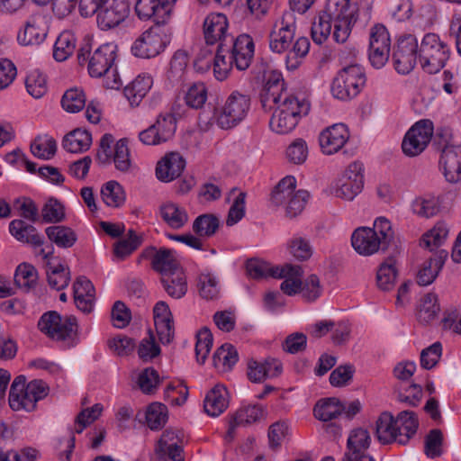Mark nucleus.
Segmentation results:
<instances>
[{
    "label": "nucleus",
    "instance_id": "nucleus-1",
    "mask_svg": "<svg viewBox=\"0 0 461 461\" xmlns=\"http://www.w3.org/2000/svg\"><path fill=\"white\" fill-rule=\"evenodd\" d=\"M284 82L276 79L273 83L267 82L261 95V103L264 107L273 108L276 105L270 119L269 125L273 131L278 134H286L297 125L303 115L310 111V103L304 98L299 100L294 95L283 93Z\"/></svg>",
    "mask_w": 461,
    "mask_h": 461
},
{
    "label": "nucleus",
    "instance_id": "nucleus-2",
    "mask_svg": "<svg viewBox=\"0 0 461 461\" xmlns=\"http://www.w3.org/2000/svg\"><path fill=\"white\" fill-rule=\"evenodd\" d=\"M418 427V418L413 411H402L395 418L385 411L376 420L375 435L381 444L405 445L416 434Z\"/></svg>",
    "mask_w": 461,
    "mask_h": 461
},
{
    "label": "nucleus",
    "instance_id": "nucleus-3",
    "mask_svg": "<svg viewBox=\"0 0 461 461\" xmlns=\"http://www.w3.org/2000/svg\"><path fill=\"white\" fill-rule=\"evenodd\" d=\"M116 53L117 45L113 42L102 44L93 52H91V46L86 43L78 50L77 59L81 66L87 63L91 77H101L103 75L110 73L111 68L114 67Z\"/></svg>",
    "mask_w": 461,
    "mask_h": 461
},
{
    "label": "nucleus",
    "instance_id": "nucleus-4",
    "mask_svg": "<svg viewBox=\"0 0 461 461\" xmlns=\"http://www.w3.org/2000/svg\"><path fill=\"white\" fill-rule=\"evenodd\" d=\"M296 180L292 176L284 177L275 187L271 194V203L275 206H284L285 214L289 218H294L304 209L309 198V193L305 190H295Z\"/></svg>",
    "mask_w": 461,
    "mask_h": 461
},
{
    "label": "nucleus",
    "instance_id": "nucleus-5",
    "mask_svg": "<svg viewBox=\"0 0 461 461\" xmlns=\"http://www.w3.org/2000/svg\"><path fill=\"white\" fill-rule=\"evenodd\" d=\"M447 45L435 33L426 34L419 49L422 69L428 74H436L444 68L449 58Z\"/></svg>",
    "mask_w": 461,
    "mask_h": 461
},
{
    "label": "nucleus",
    "instance_id": "nucleus-6",
    "mask_svg": "<svg viewBox=\"0 0 461 461\" xmlns=\"http://www.w3.org/2000/svg\"><path fill=\"white\" fill-rule=\"evenodd\" d=\"M157 24L145 31L133 43L131 51L134 56L150 59L158 55L170 42L171 30Z\"/></svg>",
    "mask_w": 461,
    "mask_h": 461
},
{
    "label": "nucleus",
    "instance_id": "nucleus-7",
    "mask_svg": "<svg viewBox=\"0 0 461 461\" xmlns=\"http://www.w3.org/2000/svg\"><path fill=\"white\" fill-rule=\"evenodd\" d=\"M365 83L366 76L363 68L357 64H352L338 73L333 79L331 92L338 99H350L358 95Z\"/></svg>",
    "mask_w": 461,
    "mask_h": 461
},
{
    "label": "nucleus",
    "instance_id": "nucleus-8",
    "mask_svg": "<svg viewBox=\"0 0 461 461\" xmlns=\"http://www.w3.org/2000/svg\"><path fill=\"white\" fill-rule=\"evenodd\" d=\"M114 138L112 134H104L100 140L96 158L103 165L110 164L113 161L116 169L121 172H128L131 167L128 140L127 139L119 140L112 152L111 147Z\"/></svg>",
    "mask_w": 461,
    "mask_h": 461
},
{
    "label": "nucleus",
    "instance_id": "nucleus-9",
    "mask_svg": "<svg viewBox=\"0 0 461 461\" xmlns=\"http://www.w3.org/2000/svg\"><path fill=\"white\" fill-rule=\"evenodd\" d=\"M38 327L50 339L64 341L76 335L77 324L74 316L62 317L57 312L50 311L41 317Z\"/></svg>",
    "mask_w": 461,
    "mask_h": 461
},
{
    "label": "nucleus",
    "instance_id": "nucleus-10",
    "mask_svg": "<svg viewBox=\"0 0 461 461\" xmlns=\"http://www.w3.org/2000/svg\"><path fill=\"white\" fill-rule=\"evenodd\" d=\"M250 107V97L233 91L226 99L217 116V124L221 129H230L244 120Z\"/></svg>",
    "mask_w": 461,
    "mask_h": 461
},
{
    "label": "nucleus",
    "instance_id": "nucleus-11",
    "mask_svg": "<svg viewBox=\"0 0 461 461\" xmlns=\"http://www.w3.org/2000/svg\"><path fill=\"white\" fill-rule=\"evenodd\" d=\"M213 63V73L215 77L222 81L227 78L229 72L234 64L230 47L225 48V43L218 45L217 52L212 57L210 50H203L195 61L198 68H208Z\"/></svg>",
    "mask_w": 461,
    "mask_h": 461
},
{
    "label": "nucleus",
    "instance_id": "nucleus-12",
    "mask_svg": "<svg viewBox=\"0 0 461 461\" xmlns=\"http://www.w3.org/2000/svg\"><path fill=\"white\" fill-rule=\"evenodd\" d=\"M433 135V123L430 120H420L416 122L406 133L402 149L410 157L421 153Z\"/></svg>",
    "mask_w": 461,
    "mask_h": 461
},
{
    "label": "nucleus",
    "instance_id": "nucleus-13",
    "mask_svg": "<svg viewBox=\"0 0 461 461\" xmlns=\"http://www.w3.org/2000/svg\"><path fill=\"white\" fill-rule=\"evenodd\" d=\"M177 0H137L135 12L141 20L152 19L157 24H167Z\"/></svg>",
    "mask_w": 461,
    "mask_h": 461
},
{
    "label": "nucleus",
    "instance_id": "nucleus-14",
    "mask_svg": "<svg viewBox=\"0 0 461 461\" xmlns=\"http://www.w3.org/2000/svg\"><path fill=\"white\" fill-rule=\"evenodd\" d=\"M182 437L181 431L166 429L155 447L151 461H184Z\"/></svg>",
    "mask_w": 461,
    "mask_h": 461
},
{
    "label": "nucleus",
    "instance_id": "nucleus-15",
    "mask_svg": "<svg viewBox=\"0 0 461 461\" xmlns=\"http://www.w3.org/2000/svg\"><path fill=\"white\" fill-rule=\"evenodd\" d=\"M391 40L383 24L372 27L369 41V60L376 68H382L389 59Z\"/></svg>",
    "mask_w": 461,
    "mask_h": 461
},
{
    "label": "nucleus",
    "instance_id": "nucleus-16",
    "mask_svg": "<svg viewBox=\"0 0 461 461\" xmlns=\"http://www.w3.org/2000/svg\"><path fill=\"white\" fill-rule=\"evenodd\" d=\"M95 14L97 24L102 30L113 28L129 15V0H108Z\"/></svg>",
    "mask_w": 461,
    "mask_h": 461
},
{
    "label": "nucleus",
    "instance_id": "nucleus-17",
    "mask_svg": "<svg viewBox=\"0 0 461 461\" xmlns=\"http://www.w3.org/2000/svg\"><path fill=\"white\" fill-rule=\"evenodd\" d=\"M339 4H341V0H328L325 8L314 19L312 24V38L315 43L321 44L330 35L333 21L339 15Z\"/></svg>",
    "mask_w": 461,
    "mask_h": 461
},
{
    "label": "nucleus",
    "instance_id": "nucleus-18",
    "mask_svg": "<svg viewBox=\"0 0 461 461\" xmlns=\"http://www.w3.org/2000/svg\"><path fill=\"white\" fill-rule=\"evenodd\" d=\"M418 43L416 39L408 35L398 41L393 59L395 69L401 74H409L415 67Z\"/></svg>",
    "mask_w": 461,
    "mask_h": 461
},
{
    "label": "nucleus",
    "instance_id": "nucleus-19",
    "mask_svg": "<svg viewBox=\"0 0 461 461\" xmlns=\"http://www.w3.org/2000/svg\"><path fill=\"white\" fill-rule=\"evenodd\" d=\"M151 259L152 268L163 274H168L176 269L181 268L178 261L176 259L173 250L166 248L156 249L155 247H149L145 249L139 257V262L141 259Z\"/></svg>",
    "mask_w": 461,
    "mask_h": 461
},
{
    "label": "nucleus",
    "instance_id": "nucleus-20",
    "mask_svg": "<svg viewBox=\"0 0 461 461\" xmlns=\"http://www.w3.org/2000/svg\"><path fill=\"white\" fill-rule=\"evenodd\" d=\"M439 167L450 183L461 180V144L446 145L440 155Z\"/></svg>",
    "mask_w": 461,
    "mask_h": 461
},
{
    "label": "nucleus",
    "instance_id": "nucleus-21",
    "mask_svg": "<svg viewBox=\"0 0 461 461\" xmlns=\"http://www.w3.org/2000/svg\"><path fill=\"white\" fill-rule=\"evenodd\" d=\"M338 18L333 21L334 41L338 43H344L348 39L352 26L357 21L355 17V10L351 8L349 0H341V4L338 6Z\"/></svg>",
    "mask_w": 461,
    "mask_h": 461
},
{
    "label": "nucleus",
    "instance_id": "nucleus-22",
    "mask_svg": "<svg viewBox=\"0 0 461 461\" xmlns=\"http://www.w3.org/2000/svg\"><path fill=\"white\" fill-rule=\"evenodd\" d=\"M229 42L231 45L230 53L236 68L239 70H246L254 57L253 39L249 34H241L235 40L230 37Z\"/></svg>",
    "mask_w": 461,
    "mask_h": 461
},
{
    "label": "nucleus",
    "instance_id": "nucleus-23",
    "mask_svg": "<svg viewBox=\"0 0 461 461\" xmlns=\"http://www.w3.org/2000/svg\"><path fill=\"white\" fill-rule=\"evenodd\" d=\"M349 131L343 123L328 127L320 134V145L321 150L328 155L338 152L348 140Z\"/></svg>",
    "mask_w": 461,
    "mask_h": 461
},
{
    "label": "nucleus",
    "instance_id": "nucleus-24",
    "mask_svg": "<svg viewBox=\"0 0 461 461\" xmlns=\"http://www.w3.org/2000/svg\"><path fill=\"white\" fill-rule=\"evenodd\" d=\"M228 19L223 14H211L203 22V34L207 44L224 43L230 36L228 35Z\"/></svg>",
    "mask_w": 461,
    "mask_h": 461
},
{
    "label": "nucleus",
    "instance_id": "nucleus-25",
    "mask_svg": "<svg viewBox=\"0 0 461 461\" xmlns=\"http://www.w3.org/2000/svg\"><path fill=\"white\" fill-rule=\"evenodd\" d=\"M265 416V410L260 405H249L239 409L229 421V429L225 439L231 441L235 436L237 427L249 426L262 420Z\"/></svg>",
    "mask_w": 461,
    "mask_h": 461
},
{
    "label": "nucleus",
    "instance_id": "nucleus-26",
    "mask_svg": "<svg viewBox=\"0 0 461 461\" xmlns=\"http://www.w3.org/2000/svg\"><path fill=\"white\" fill-rule=\"evenodd\" d=\"M351 244L354 249L360 255L369 256L379 249L383 250L381 240L376 237V232L368 227H359L351 236Z\"/></svg>",
    "mask_w": 461,
    "mask_h": 461
},
{
    "label": "nucleus",
    "instance_id": "nucleus-27",
    "mask_svg": "<svg viewBox=\"0 0 461 461\" xmlns=\"http://www.w3.org/2000/svg\"><path fill=\"white\" fill-rule=\"evenodd\" d=\"M185 167L183 157L177 152H170L158 162L156 176L162 182H171L182 174Z\"/></svg>",
    "mask_w": 461,
    "mask_h": 461
},
{
    "label": "nucleus",
    "instance_id": "nucleus-28",
    "mask_svg": "<svg viewBox=\"0 0 461 461\" xmlns=\"http://www.w3.org/2000/svg\"><path fill=\"white\" fill-rule=\"evenodd\" d=\"M47 32L44 17L32 15L26 22L24 29L19 32L17 40L23 45H38L45 40Z\"/></svg>",
    "mask_w": 461,
    "mask_h": 461
},
{
    "label": "nucleus",
    "instance_id": "nucleus-29",
    "mask_svg": "<svg viewBox=\"0 0 461 461\" xmlns=\"http://www.w3.org/2000/svg\"><path fill=\"white\" fill-rule=\"evenodd\" d=\"M447 256L448 252L447 250L439 249L433 257L426 260L417 273V284L420 286L432 284L442 269Z\"/></svg>",
    "mask_w": 461,
    "mask_h": 461
},
{
    "label": "nucleus",
    "instance_id": "nucleus-30",
    "mask_svg": "<svg viewBox=\"0 0 461 461\" xmlns=\"http://www.w3.org/2000/svg\"><path fill=\"white\" fill-rule=\"evenodd\" d=\"M370 443L371 437L367 429L357 428L351 430L347 442V451L343 458L348 461L350 458L356 459L357 456H368L366 450Z\"/></svg>",
    "mask_w": 461,
    "mask_h": 461
},
{
    "label": "nucleus",
    "instance_id": "nucleus-31",
    "mask_svg": "<svg viewBox=\"0 0 461 461\" xmlns=\"http://www.w3.org/2000/svg\"><path fill=\"white\" fill-rule=\"evenodd\" d=\"M73 289L77 307L84 312H90L95 298V287L91 281L86 276H79L74 283Z\"/></svg>",
    "mask_w": 461,
    "mask_h": 461
},
{
    "label": "nucleus",
    "instance_id": "nucleus-32",
    "mask_svg": "<svg viewBox=\"0 0 461 461\" xmlns=\"http://www.w3.org/2000/svg\"><path fill=\"white\" fill-rule=\"evenodd\" d=\"M9 231L18 241L32 247H41L44 243V239L37 229L23 220H13L9 224Z\"/></svg>",
    "mask_w": 461,
    "mask_h": 461
},
{
    "label": "nucleus",
    "instance_id": "nucleus-33",
    "mask_svg": "<svg viewBox=\"0 0 461 461\" xmlns=\"http://www.w3.org/2000/svg\"><path fill=\"white\" fill-rule=\"evenodd\" d=\"M279 269L284 270V276H276L275 278H284L280 285L281 291L289 296L300 293L303 285L301 278L303 274L302 267L298 265L286 264L280 267Z\"/></svg>",
    "mask_w": 461,
    "mask_h": 461
},
{
    "label": "nucleus",
    "instance_id": "nucleus-34",
    "mask_svg": "<svg viewBox=\"0 0 461 461\" xmlns=\"http://www.w3.org/2000/svg\"><path fill=\"white\" fill-rule=\"evenodd\" d=\"M229 405L228 391L223 385L214 386L205 396L203 409L205 412L217 417L222 413Z\"/></svg>",
    "mask_w": 461,
    "mask_h": 461
},
{
    "label": "nucleus",
    "instance_id": "nucleus-35",
    "mask_svg": "<svg viewBox=\"0 0 461 461\" xmlns=\"http://www.w3.org/2000/svg\"><path fill=\"white\" fill-rule=\"evenodd\" d=\"M295 26L293 23H286L285 18L282 19L281 27L274 30L269 36V48L272 51L282 53L285 51L294 37Z\"/></svg>",
    "mask_w": 461,
    "mask_h": 461
},
{
    "label": "nucleus",
    "instance_id": "nucleus-36",
    "mask_svg": "<svg viewBox=\"0 0 461 461\" xmlns=\"http://www.w3.org/2000/svg\"><path fill=\"white\" fill-rule=\"evenodd\" d=\"M161 283L167 294L172 298L180 299L187 292L186 277L182 267L168 274H163Z\"/></svg>",
    "mask_w": 461,
    "mask_h": 461
},
{
    "label": "nucleus",
    "instance_id": "nucleus-37",
    "mask_svg": "<svg viewBox=\"0 0 461 461\" xmlns=\"http://www.w3.org/2000/svg\"><path fill=\"white\" fill-rule=\"evenodd\" d=\"M153 84L149 75H140L124 88V95L131 105L138 106Z\"/></svg>",
    "mask_w": 461,
    "mask_h": 461
},
{
    "label": "nucleus",
    "instance_id": "nucleus-38",
    "mask_svg": "<svg viewBox=\"0 0 461 461\" xmlns=\"http://www.w3.org/2000/svg\"><path fill=\"white\" fill-rule=\"evenodd\" d=\"M159 212L163 221L175 230L181 229L189 219L186 210L172 202L160 205Z\"/></svg>",
    "mask_w": 461,
    "mask_h": 461
},
{
    "label": "nucleus",
    "instance_id": "nucleus-39",
    "mask_svg": "<svg viewBox=\"0 0 461 461\" xmlns=\"http://www.w3.org/2000/svg\"><path fill=\"white\" fill-rule=\"evenodd\" d=\"M449 231V225L444 221H439L422 235L420 245L433 251L446 243Z\"/></svg>",
    "mask_w": 461,
    "mask_h": 461
},
{
    "label": "nucleus",
    "instance_id": "nucleus-40",
    "mask_svg": "<svg viewBox=\"0 0 461 461\" xmlns=\"http://www.w3.org/2000/svg\"><path fill=\"white\" fill-rule=\"evenodd\" d=\"M345 411V406L335 397L326 398L319 401L313 413L316 419L321 421H330L337 419Z\"/></svg>",
    "mask_w": 461,
    "mask_h": 461
},
{
    "label": "nucleus",
    "instance_id": "nucleus-41",
    "mask_svg": "<svg viewBox=\"0 0 461 461\" xmlns=\"http://www.w3.org/2000/svg\"><path fill=\"white\" fill-rule=\"evenodd\" d=\"M48 239L61 249H69L77 240V233L69 227L64 225H53L45 229Z\"/></svg>",
    "mask_w": 461,
    "mask_h": 461
},
{
    "label": "nucleus",
    "instance_id": "nucleus-42",
    "mask_svg": "<svg viewBox=\"0 0 461 461\" xmlns=\"http://www.w3.org/2000/svg\"><path fill=\"white\" fill-rule=\"evenodd\" d=\"M92 144L90 132L82 129H76L63 139V148L71 153H80L89 149Z\"/></svg>",
    "mask_w": 461,
    "mask_h": 461
},
{
    "label": "nucleus",
    "instance_id": "nucleus-43",
    "mask_svg": "<svg viewBox=\"0 0 461 461\" xmlns=\"http://www.w3.org/2000/svg\"><path fill=\"white\" fill-rule=\"evenodd\" d=\"M32 153L41 159L52 158L57 151L56 140L48 134L39 135L31 144Z\"/></svg>",
    "mask_w": 461,
    "mask_h": 461
},
{
    "label": "nucleus",
    "instance_id": "nucleus-44",
    "mask_svg": "<svg viewBox=\"0 0 461 461\" xmlns=\"http://www.w3.org/2000/svg\"><path fill=\"white\" fill-rule=\"evenodd\" d=\"M396 276L395 260L393 258H388L381 264L377 270L376 280L378 287L384 291L391 290L394 285Z\"/></svg>",
    "mask_w": 461,
    "mask_h": 461
},
{
    "label": "nucleus",
    "instance_id": "nucleus-45",
    "mask_svg": "<svg viewBox=\"0 0 461 461\" xmlns=\"http://www.w3.org/2000/svg\"><path fill=\"white\" fill-rule=\"evenodd\" d=\"M439 312L437 295L427 294L420 302L417 313L418 321L423 324H429L436 320Z\"/></svg>",
    "mask_w": 461,
    "mask_h": 461
},
{
    "label": "nucleus",
    "instance_id": "nucleus-46",
    "mask_svg": "<svg viewBox=\"0 0 461 461\" xmlns=\"http://www.w3.org/2000/svg\"><path fill=\"white\" fill-rule=\"evenodd\" d=\"M238 358L236 348L230 344H224L215 351L212 361L215 367L228 371L237 363Z\"/></svg>",
    "mask_w": 461,
    "mask_h": 461
},
{
    "label": "nucleus",
    "instance_id": "nucleus-47",
    "mask_svg": "<svg viewBox=\"0 0 461 461\" xmlns=\"http://www.w3.org/2000/svg\"><path fill=\"white\" fill-rule=\"evenodd\" d=\"M280 267H273L269 263L258 259H250L247 262V271L250 277L258 279L267 276H282L284 273Z\"/></svg>",
    "mask_w": 461,
    "mask_h": 461
},
{
    "label": "nucleus",
    "instance_id": "nucleus-48",
    "mask_svg": "<svg viewBox=\"0 0 461 461\" xmlns=\"http://www.w3.org/2000/svg\"><path fill=\"white\" fill-rule=\"evenodd\" d=\"M76 48V40L69 32L59 34L54 44L53 57L57 61H64L72 55Z\"/></svg>",
    "mask_w": 461,
    "mask_h": 461
},
{
    "label": "nucleus",
    "instance_id": "nucleus-49",
    "mask_svg": "<svg viewBox=\"0 0 461 461\" xmlns=\"http://www.w3.org/2000/svg\"><path fill=\"white\" fill-rule=\"evenodd\" d=\"M37 279V269L32 264L24 262L17 267L14 280L18 287L29 291L36 285Z\"/></svg>",
    "mask_w": 461,
    "mask_h": 461
},
{
    "label": "nucleus",
    "instance_id": "nucleus-50",
    "mask_svg": "<svg viewBox=\"0 0 461 461\" xmlns=\"http://www.w3.org/2000/svg\"><path fill=\"white\" fill-rule=\"evenodd\" d=\"M47 267L48 282L52 288L61 290L68 285L70 271L68 267H65L62 264L52 267L50 262L47 263Z\"/></svg>",
    "mask_w": 461,
    "mask_h": 461
},
{
    "label": "nucleus",
    "instance_id": "nucleus-51",
    "mask_svg": "<svg viewBox=\"0 0 461 461\" xmlns=\"http://www.w3.org/2000/svg\"><path fill=\"white\" fill-rule=\"evenodd\" d=\"M104 203L111 207H119L125 201V194L122 186L116 181H109L101 190Z\"/></svg>",
    "mask_w": 461,
    "mask_h": 461
},
{
    "label": "nucleus",
    "instance_id": "nucleus-52",
    "mask_svg": "<svg viewBox=\"0 0 461 461\" xmlns=\"http://www.w3.org/2000/svg\"><path fill=\"white\" fill-rule=\"evenodd\" d=\"M152 126H155L160 141L165 143L172 139L176 132V119L172 113L159 114Z\"/></svg>",
    "mask_w": 461,
    "mask_h": 461
},
{
    "label": "nucleus",
    "instance_id": "nucleus-53",
    "mask_svg": "<svg viewBox=\"0 0 461 461\" xmlns=\"http://www.w3.org/2000/svg\"><path fill=\"white\" fill-rule=\"evenodd\" d=\"M220 224L219 219L210 213L198 216L193 222V230L199 237H211L218 230Z\"/></svg>",
    "mask_w": 461,
    "mask_h": 461
},
{
    "label": "nucleus",
    "instance_id": "nucleus-54",
    "mask_svg": "<svg viewBox=\"0 0 461 461\" xmlns=\"http://www.w3.org/2000/svg\"><path fill=\"white\" fill-rule=\"evenodd\" d=\"M188 63L187 54L183 50H177L170 61L167 77L173 83H179L185 78Z\"/></svg>",
    "mask_w": 461,
    "mask_h": 461
},
{
    "label": "nucleus",
    "instance_id": "nucleus-55",
    "mask_svg": "<svg viewBox=\"0 0 461 461\" xmlns=\"http://www.w3.org/2000/svg\"><path fill=\"white\" fill-rule=\"evenodd\" d=\"M411 209L418 216L428 219L438 213L440 204L435 197H418L412 202Z\"/></svg>",
    "mask_w": 461,
    "mask_h": 461
},
{
    "label": "nucleus",
    "instance_id": "nucleus-56",
    "mask_svg": "<svg viewBox=\"0 0 461 461\" xmlns=\"http://www.w3.org/2000/svg\"><path fill=\"white\" fill-rule=\"evenodd\" d=\"M167 408L166 405L158 402L151 403L146 411V422L150 429H159L167 422Z\"/></svg>",
    "mask_w": 461,
    "mask_h": 461
},
{
    "label": "nucleus",
    "instance_id": "nucleus-57",
    "mask_svg": "<svg viewBox=\"0 0 461 461\" xmlns=\"http://www.w3.org/2000/svg\"><path fill=\"white\" fill-rule=\"evenodd\" d=\"M309 49V40L306 37L298 38L294 44L292 50L286 56V68L289 70L296 69L301 64V59L307 55Z\"/></svg>",
    "mask_w": 461,
    "mask_h": 461
},
{
    "label": "nucleus",
    "instance_id": "nucleus-58",
    "mask_svg": "<svg viewBox=\"0 0 461 461\" xmlns=\"http://www.w3.org/2000/svg\"><path fill=\"white\" fill-rule=\"evenodd\" d=\"M287 248L289 253L300 261L308 260L312 255V247L309 240L301 236L292 238L287 244Z\"/></svg>",
    "mask_w": 461,
    "mask_h": 461
},
{
    "label": "nucleus",
    "instance_id": "nucleus-59",
    "mask_svg": "<svg viewBox=\"0 0 461 461\" xmlns=\"http://www.w3.org/2000/svg\"><path fill=\"white\" fill-rule=\"evenodd\" d=\"M64 110L68 113H77L86 105V96L82 90L72 88L65 92L61 99Z\"/></svg>",
    "mask_w": 461,
    "mask_h": 461
},
{
    "label": "nucleus",
    "instance_id": "nucleus-60",
    "mask_svg": "<svg viewBox=\"0 0 461 461\" xmlns=\"http://www.w3.org/2000/svg\"><path fill=\"white\" fill-rule=\"evenodd\" d=\"M207 100V88L203 83H195L190 86L185 95V102L193 109L203 106Z\"/></svg>",
    "mask_w": 461,
    "mask_h": 461
},
{
    "label": "nucleus",
    "instance_id": "nucleus-61",
    "mask_svg": "<svg viewBox=\"0 0 461 461\" xmlns=\"http://www.w3.org/2000/svg\"><path fill=\"white\" fill-rule=\"evenodd\" d=\"M28 93L34 98H41L47 92L45 76L39 70L31 71L25 80Z\"/></svg>",
    "mask_w": 461,
    "mask_h": 461
},
{
    "label": "nucleus",
    "instance_id": "nucleus-62",
    "mask_svg": "<svg viewBox=\"0 0 461 461\" xmlns=\"http://www.w3.org/2000/svg\"><path fill=\"white\" fill-rule=\"evenodd\" d=\"M42 221L57 223L65 219L63 204L55 198L49 199L41 209Z\"/></svg>",
    "mask_w": 461,
    "mask_h": 461
},
{
    "label": "nucleus",
    "instance_id": "nucleus-63",
    "mask_svg": "<svg viewBox=\"0 0 461 461\" xmlns=\"http://www.w3.org/2000/svg\"><path fill=\"white\" fill-rule=\"evenodd\" d=\"M197 340L195 344V355L197 362L203 364L207 358L212 346V334L207 328H203L196 336Z\"/></svg>",
    "mask_w": 461,
    "mask_h": 461
},
{
    "label": "nucleus",
    "instance_id": "nucleus-64",
    "mask_svg": "<svg viewBox=\"0 0 461 461\" xmlns=\"http://www.w3.org/2000/svg\"><path fill=\"white\" fill-rule=\"evenodd\" d=\"M199 293L203 298L212 300L220 293L219 281L211 273H203L199 276Z\"/></svg>",
    "mask_w": 461,
    "mask_h": 461
}]
</instances>
